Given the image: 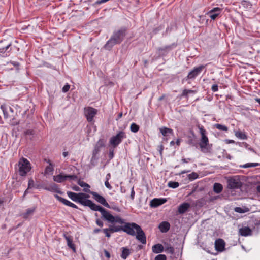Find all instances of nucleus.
Here are the masks:
<instances>
[{
  "mask_svg": "<svg viewBox=\"0 0 260 260\" xmlns=\"http://www.w3.org/2000/svg\"><path fill=\"white\" fill-rule=\"evenodd\" d=\"M228 187L230 189H239L242 185V183L238 176H234L228 180Z\"/></svg>",
  "mask_w": 260,
  "mask_h": 260,
  "instance_id": "1a4fd4ad",
  "label": "nucleus"
},
{
  "mask_svg": "<svg viewBox=\"0 0 260 260\" xmlns=\"http://www.w3.org/2000/svg\"><path fill=\"white\" fill-rule=\"evenodd\" d=\"M198 177H199V175L196 172H192V173L189 174V175H188V178L191 181L198 178Z\"/></svg>",
  "mask_w": 260,
  "mask_h": 260,
  "instance_id": "a18cd8bd",
  "label": "nucleus"
},
{
  "mask_svg": "<svg viewBox=\"0 0 260 260\" xmlns=\"http://www.w3.org/2000/svg\"><path fill=\"white\" fill-rule=\"evenodd\" d=\"M136 238L143 244H146L147 242L146 237L144 232L139 225L136 231Z\"/></svg>",
  "mask_w": 260,
  "mask_h": 260,
  "instance_id": "4468645a",
  "label": "nucleus"
},
{
  "mask_svg": "<svg viewBox=\"0 0 260 260\" xmlns=\"http://www.w3.org/2000/svg\"><path fill=\"white\" fill-rule=\"evenodd\" d=\"M164 249L167 253L173 254L175 252V249L170 244L166 243L165 244Z\"/></svg>",
  "mask_w": 260,
  "mask_h": 260,
  "instance_id": "473e14b6",
  "label": "nucleus"
},
{
  "mask_svg": "<svg viewBox=\"0 0 260 260\" xmlns=\"http://www.w3.org/2000/svg\"><path fill=\"white\" fill-rule=\"evenodd\" d=\"M186 142L188 144L197 148L198 142L196 135L192 131H190V133L187 136Z\"/></svg>",
  "mask_w": 260,
  "mask_h": 260,
  "instance_id": "2eb2a0df",
  "label": "nucleus"
},
{
  "mask_svg": "<svg viewBox=\"0 0 260 260\" xmlns=\"http://www.w3.org/2000/svg\"><path fill=\"white\" fill-rule=\"evenodd\" d=\"M63 236L67 240L68 246L75 252L76 251V248L75 245L73 243L72 237L70 236H68L66 234H64Z\"/></svg>",
  "mask_w": 260,
  "mask_h": 260,
  "instance_id": "393cba45",
  "label": "nucleus"
},
{
  "mask_svg": "<svg viewBox=\"0 0 260 260\" xmlns=\"http://www.w3.org/2000/svg\"><path fill=\"white\" fill-rule=\"evenodd\" d=\"M1 108L3 111L5 119L11 118L13 115L17 114V112H14V109L10 106H7L6 105H2Z\"/></svg>",
  "mask_w": 260,
  "mask_h": 260,
  "instance_id": "f8f14e48",
  "label": "nucleus"
},
{
  "mask_svg": "<svg viewBox=\"0 0 260 260\" xmlns=\"http://www.w3.org/2000/svg\"><path fill=\"white\" fill-rule=\"evenodd\" d=\"M80 197H81V200L82 201H86L87 200H89V199H87L89 198V196L87 194H86L85 193H80Z\"/></svg>",
  "mask_w": 260,
  "mask_h": 260,
  "instance_id": "49530a36",
  "label": "nucleus"
},
{
  "mask_svg": "<svg viewBox=\"0 0 260 260\" xmlns=\"http://www.w3.org/2000/svg\"><path fill=\"white\" fill-rule=\"evenodd\" d=\"M104 253L106 257H107L108 258L110 257V253L107 250H104Z\"/></svg>",
  "mask_w": 260,
  "mask_h": 260,
  "instance_id": "0e129e2a",
  "label": "nucleus"
},
{
  "mask_svg": "<svg viewBox=\"0 0 260 260\" xmlns=\"http://www.w3.org/2000/svg\"><path fill=\"white\" fill-rule=\"evenodd\" d=\"M152 250L154 253H160L164 251V247L161 244H156L152 246Z\"/></svg>",
  "mask_w": 260,
  "mask_h": 260,
  "instance_id": "a878e982",
  "label": "nucleus"
},
{
  "mask_svg": "<svg viewBox=\"0 0 260 260\" xmlns=\"http://www.w3.org/2000/svg\"><path fill=\"white\" fill-rule=\"evenodd\" d=\"M239 234L242 236H250L252 234L251 229L247 226L240 228L239 231Z\"/></svg>",
  "mask_w": 260,
  "mask_h": 260,
  "instance_id": "4be33fe9",
  "label": "nucleus"
},
{
  "mask_svg": "<svg viewBox=\"0 0 260 260\" xmlns=\"http://www.w3.org/2000/svg\"><path fill=\"white\" fill-rule=\"evenodd\" d=\"M179 185V184L177 182L175 181H170L168 183V186L172 188H176L178 187Z\"/></svg>",
  "mask_w": 260,
  "mask_h": 260,
  "instance_id": "c03bdc74",
  "label": "nucleus"
},
{
  "mask_svg": "<svg viewBox=\"0 0 260 260\" xmlns=\"http://www.w3.org/2000/svg\"><path fill=\"white\" fill-rule=\"evenodd\" d=\"M188 92L186 91V89H184L183 90L182 94L180 95V98L185 97L188 98Z\"/></svg>",
  "mask_w": 260,
  "mask_h": 260,
  "instance_id": "6e6d98bb",
  "label": "nucleus"
},
{
  "mask_svg": "<svg viewBox=\"0 0 260 260\" xmlns=\"http://www.w3.org/2000/svg\"><path fill=\"white\" fill-rule=\"evenodd\" d=\"M34 182L32 178H30L28 181V188H31L34 187Z\"/></svg>",
  "mask_w": 260,
  "mask_h": 260,
  "instance_id": "5fc2aeb1",
  "label": "nucleus"
},
{
  "mask_svg": "<svg viewBox=\"0 0 260 260\" xmlns=\"http://www.w3.org/2000/svg\"><path fill=\"white\" fill-rule=\"evenodd\" d=\"M90 209L93 211L100 212L102 214V218L109 222L113 223L114 216L102 206L96 205L93 203Z\"/></svg>",
  "mask_w": 260,
  "mask_h": 260,
  "instance_id": "20e7f679",
  "label": "nucleus"
},
{
  "mask_svg": "<svg viewBox=\"0 0 260 260\" xmlns=\"http://www.w3.org/2000/svg\"><path fill=\"white\" fill-rule=\"evenodd\" d=\"M78 184L81 187H87L88 188L90 187V186L87 183L84 182V181H81L80 180H79L78 181Z\"/></svg>",
  "mask_w": 260,
  "mask_h": 260,
  "instance_id": "09e8293b",
  "label": "nucleus"
},
{
  "mask_svg": "<svg viewBox=\"0 0 260 260\" xmlns=\"http://www.w3.org/2000/svg\"><path fill=\"white\" fill-rule=\"evenodd\" d=\"M73 189L75 191H79L80 190V188L79 187L76 186V185H75L74 186H73L72 187Z\"/></svg>",
  "mask_w": 260,
  "mask_h": 260,
  "instance_id": "338daca9",
  "label": "nucleus"
},
{
  "mask_svg": "<svg viewBox=\"0 0 260 260\" xmlns=\"http://www.w3.org/2000/svg\"><path fill=\"white\" fill-rule=\"evenodd\" d=\"M198 128L200 130V133L201 135V137H203L204 136H207L206 135V130L204 129V127L203 126H200V125H198Z\"/></svg>",
  "mask_w": 260,
  "mask_h": 260,
  "instance_id": "de8ad7c7",
  "label": "nucleus"
},
{
  "mask_svg": "<svg viewBox=\"0 0 260 260\" xmlns=\"http://www.w3.org/2000/svg\"><path fill=\"white\" fill-rule=\"evenodd\" d=\"M45 189L50 191H53L58 193L59 194H62V192L59 190L58 185L55 183H53L49 187H46Z\"/></svg>",
  "mask_w": 260,
  "mask_h": 260,
  "instance_id": "c85d7f7f",
  "label": "nucleus"
},
{
  "mask_svg": "<svg viewBox=\"0 0 260 260\" xmlns=\"http://www.w3.org/2000/svg\"><path fill=\"white\" fill-rule=\"evenodd\" d=\"M135 192L134 191V187L132 188L131 192V198L132 200H134L135 197Z\"/></svg>",
  "mask_w": 260,
  "mask_h": 260,
  "instance_id": "052dcab7",
  "label": "nucleus"
},
{
  "mask_svg": "<svg viewBox=\"0 0 260 260\" xmlns=\"http://www.w3.org/2000/svg\"><path fill=\"white\" fill-rule=\"evenodd\" d=\"M166 202L165 199H157L155 198L150 202V206L152 207H156L162 205Z\"/></svg>",
  "mask_w": 260,
  "mask_h": 260,
  "instance_id": "412c9836",
  "label": "nucleus"
},
{
  "mask_svg": "<svg viewBox=\"0 0 260 260\" xmlns=\"http://www.w3.org/2000/svg\"><path fill=\"white\" fill-rule=\"evenodd\" d=\"M84 115L88 122H93V118L98 113V110L91 107H87L84 108Z\"/></svg>",
  "mask_w": 260,
  "mask_h": 260,
  "instance_id": "9d476101",
  "label": "nucleus"
},
{
  "mask_svg": "<svg viewBox=\"0 0 260 260\" xmlns=\"http://www.w3.org/2000/svg\"><path fill=\"white\" fill-rule=\"evenodd\" d=\"M47 162L49 164V165L46 167L45 170V174L52 173L54 170L53 166L52 164V163L50 160H48L47 161Z\"/></svg>",
  "mask_w": 260,
  "mask_h": 260,
  "instance_id": "f704fd0d",
  "label": "nucleus"
},
{
  "mask_svg": "<svg viewBox=\"0 0 260 260\" xmlns=\"http://www.w3.org/2000/svg\"><path fill=\"white\" fill-rule=\"evenodd\" d=\"M53 180L57 183H62L66 180V175H63L61 174L54 176H53Z\"/></svg>",
  "mask_w": 260,
  "mask_h": 260,
  "instance_id": "cd10ccee",
  "label": "nucleus"
},
{
  "mask_svg": "<svg viewBox=\"0 0 260 260\" xmlns=\"http://www.w3.org/2000/svg\"><path fill=\"white\" fill-rule=\"evenodd\" d=\"M160 132L164 136H167L168 134H172L173 133V131L172 129L167 127H163L160 128Z\"/></svg>",
  "mask_w": 260,
  "mask_h": 260,
  "instance_id": "e433bc0d",
  "label": "nucleus"
},
{
  "mask_svg": "<svg viewBox=\"0 0 260 260\" xmlns=\"http://www.w3.org/2000/svg\"><path fill=\"white\" fill-rule=\"evenodd\" d=\"M121 257L122 258L125 259L130 255L131 252L128 248L126 247L121 248Z\"/></svg>",
  "mask_w": 260,
  "mask_h": 260,
  "instance_id": "c756f323",
  "label": "nucleus"
},
{
  "mask_svg": "<svg viewBox=\"0 0 260 260\" xmlns=\"http://www.w3.org/2000/svg\"><path fill=\"white\" fill-rule=\"evenodd\" d=\"M35 134V132L32 129H27L24 132L25 136L29 139H32L33 135Z\"/></svg>",
  "mask_w": 260,
  "mask_h": 260,
  "instance_id": "ea45409f",
  "label": "nucleus"
},
{
  "mask_svg": "<svg viewBox=\"0 0 260 260\" xmlns=\"http://www.w3.org/2000/svg\"><path fill=\"white\" fill-rule=\"evenodd\" d=\"M54 197L58 200L59 201V202H61L62 203H63V204H64L66 206H70L71 205V204L72 202H71L70 201L63 198L62 197H60L57 194H55L54 195Z\"/></svg>",
  "mask_w": 260,
  "mask_h": 260,
  "instance_id": "2f4dec72",
  "label": "nucleus"
},
{
  "mask_svg": "<svg viewBox=\"0 0 260 260\" xmlns=\"http://www.w3.org/2000/svg\"><path fill=\"white\" fill-rule=\"evenodd\" d=\"M67 194L68 196L73 201L78 203L84 206H87L90 208H91L93 202L91 200H87L86 201H82L81 200L80 193H75L71 191H67Z\"/></svg>",
  "mask_w": 260,
  "mask_h": 260,
  "instance_id": "39448f33",
  "label": "nucleus"
},
{
  "mask_svg": "<svg viewBox=\"0 0 260 260\" xmlns=\"http://www.w3.org/2000/svg\"><path fill=\"white\" fill-rule=\"evenodd\" d=\"M139 225L134 222H125L124 225L115 226V228L112 230L113 231H122L129 235L135 236L136 235V229Z\"/></svg>",
  "mask_w": 260,
  "mask_h": 260,
  "instance_id": "f03ea898",
  "label": "nucleus"
},
{
  "mask_svg": "<svg viewBox=\"0 0 260 260\" xmlns=\"http://www.w3.org/2000/svg\"><path fill=\"white\" fill-rule=\"evenodd\" d=\"M214 127L216 128H217L219 130H220V131H226V132L228 131V127L226 126L222 125L221 124H218V123L215 124L214 125Z\"/></svg>",
  "mask_w": 260,
  "mask_h": 260,
  "instance_id": "79ce46f5",
  "label": "nucleus"
},
{
  "mask_svg": "<svg viewBox=\"0 0 260 260\" xmlns=\"http://www.w3.org/2000/svg\"><path fill=\"white\" fill-rule=\"evenodd\" d=\"M202 152L207 153L210 152L211 148L210 147L209 140L207 136L201 137V141L199 144Z\"/></svg>",
  "mask_w": 260,
  "mask_h": 260,
  "instance_id": "9b49d317",
  "label": "nucleus"
},
{
  "mask_svg": "<svg viewBox=\"0 0 260 260\" xmlns=\"http://www.w3.org/2000/svg\"><path fill=\"white\" fill-rule=\"evenodd\" d=\"M155 260H167V257L164 254H159L155 257Z\"/></svg>",
  "mask_w": 260,
  "mask_h": 260,
  "instance_id": "8fccbe9b",
  "label": "nucleus"
},
{
  "mask_svg": "<svg viewBox=\"0 0 260 260\" xmlns=\"http://www.w3.org/2000/svg\"><path fill=\"white\" fill-rule=\"evenodd\" d=\"M54 197L58 200L59 201V202H61L62 203H63V204H64L66 206H70L71 205V204L72 202H71L70 201L63 198L62 197H60L57 194H55L54 195Z\"/></svg>",
  "mask_w": 260,
  "mask_h": 260,
  "instance_id": "7c9ffc66",
  "label": "nucleus"
},
{
  "mask_svg": "<svg viewBox=\"0 0 260 260\" xmlns=\"http://www.w3.org/2000/svg\"><path fill=\"white\" fill-rule=\"evenodd\" d=\"M125 133L123 131H119L115 136H112L109 140V144L113 148H115L120 144L122 140L126 138Z\"/></svg>",
  "mask_w": 260,
  "mask_h": 260,
  "instance_id": "423d86ee",
  "label": "nucleus"
},
{
  "mask_svg": "<svg viewBox=\"0 0 260 260\" xmlns=\"http://www.w3.org/2000/svg\"><path fill=\"white\" fill-rule=\"evenodd\" d=\"M114 156V149L112 148H110L109 149V158L110 160H111L113 158Z\"/></svg>",
  "mask_w": 260,
  "mask_h": 260,
  "instance_id": "864d4df0",
  "label": "nucleus"
},
{
  "mask_svg": "<svg viewBox=\"0 0 260 260\" xmlns=\"http://www.w3.org/2000/svg\"><path fill=\"white\" fill-rule=\"evenodd\" d=\"M124 219L121 218L118 216H114L113 223H118L121 224H124L125 223Z\"/></svg>",
  "mask_w": 260,
  "mask_h": 260,
  "instance_id": "a19ab883",
  "label": "nucleus"
},
{
  "mask_svg": "<svg viewBox=\"0 0 260 260\" xmlns=\"http://www.w3.org/2000/svg\"><path fill=\"white\" fill-rule=\"evenodd\" d=\"M221 9L219 7H216L211 10L208 14H210V17L212 20H215L218 16L220 14Z\"/></svg>",
  "mask_w": 260,
  "mask_h": 260,
  "instance_id": "aec40b11",
  "label": "nucleus"
},
{
  "mask_svg": "<svg viewBox=\"0 0 260 260\" xmlns=\"http://www.w3.org/2000/svg\"><path fill=\"white\" fill-rule=\"evenodd\" d=\"M96 223L98 225H99L100 227H103V222L100 219H97L96 220Z\"/></svg>",
  "mask_w": 260,
  "mask_h": 260,
  "instance_id": "13d9d810",
  "label": "nucleus"
},
{
  "mask_svg": "<svg viewBox=\"0 0 260 260\" xmlns=\"http://www.w3.org/2000/svg\"><path fill=\"white\" fill-rule=\"evenodd\" d=\"M223 189L222 185L219 183H215L213 186V190L216 193H220Z\"/></svg>",
  "mask_w": 260,
  "mask_h": 260,
  "instance_id": "72a5a7b5",
  "label": "nucleus"
},
{
  "mask_svg": "<svg viewBox=\"0 0 260 260\" xmlns=\"http://www.w3.org/2000/svg\"><path fill=\"white\" fill-rule=\"evenodd\" d=\"M12 50L11 43L7 41H0V56L6 57L9 55Z\"/></svg>",
  "mask_w": 260,
  "mask_h": 260,
  "instance_id": "6e6552de",
  "label": "nucleus"
},
{
  "mask_svg": "<svg viewBox=\"0 0 260 260\" xmlns=\"http://www.w3.org/2000/svg\"><path fill=\"white\" fill-rule=\"evenodd\" d=\"M176 47V44L173 43L171 45L166 46L163 47H160L157 49L159 55L164 56L166 55L170 51Z\"/></svg>",
  "mask_w": 260,
  "mask_h": 260,
  "instance_id": "f3484780",
  "label": "nucleus"
},
{
  "mask_svg": "<svg viewBox=\"0 0 260 260\" xmlns=\"http://www.w3.org/2000/svg\"><path fill=\"white\" fill-rule=\"evenodd\" d=\"M111 178V174L110 173H108L106 176V180L109 181V180Z\"/></svg>",
  "mask_w": 260,
  "mask_h": 260,
  "instance_id": "774afa93",
  "label": "nucleus"
},
{
  "mask_svg": "<svg viewBox=\"0 0 260 260\" xmlns=\"http://www.w3.org/2000/svg\"><path fill=\"white\" fill-rule=\"evenodd\" d=\"M190 207V204L188 203H183L178 207V212L179 214H183L186 212Z\"/></svg>",
  "mask_w": 260,
  "mask_h": 260,
  "instance_id": "5701e85b",
  "label": "nucleus"
},
{
  "mask_svg": "<svg viewBox=\"0 0 260 260\" xmlns=\"http://www.w3.org/2000/svg\"><path fill=\"white\" fill-rule=\"evenodd\" d=\"M139 126L136 124L135 123L131 124L130 126V129L132 132L137 133L139 130Z\"/></svg>",
  "mask_w": 260,
  "mask_h": 260,
  "instance_id": "37998d69",
  "label": "nucleus"
},
{
  "mask_svg": "<svg viewBox=\"0 0 260 260\" xmlns=\"http://www.w3.org/2000/svg\"><path fill=\"white\" fill-rule=\"evenodd\" d=\"M105 186L108 188L109 189H111L112 187L111 186V185L110 184V183H109V181H107V180H106L105 182Z\"/></svg>",
  "mask_w": 260,
  "mask_h": 260,
  "instance_id": "bf43d9fd",
  "label": "nucleus"
},
{
  "mask_svg": "<svg viewBox=\"0 0 260 260\" xmlns=\"http://www.w3.org/2000/svg\"><path fill=\"white\" fill-rule=\"evenodd\" d=\"M170 228V224L167 221L161 222L159 225V229L162 233H166Z\"/></svg>",
  "mask_w": 260,
  "mask_h": 260,
  "instance_id": "b1692460",
  "label": "nucleus"
},
{
  "mask_svg": "<svg viewBox=\"0 0 260 260\" xmlns=\"http://www.w3.org/2000/svg\"><path fill=\"white\" fill-rule=\"evenodd\" d=\"M18 114H16L13 116H12L11 118H9V124L11 126H16L19 124L20 123V119L18 118Z\"/></svg>",
  "mask_w": 260,
  "mask_h": 260,
  "instance_id": "bb28decb",
  "label": "nucleus"
},
{
  "mask_svg": "<svg viewBox=\"0 0 260 260\" xmlns=\"http://www.w3.org/2000/svg\"><path fill=\"white\" fill-rule=\"evenodd\" d=\"M83 191L85 192L90 193L93 198L98 203H100L105 207L110 208L111 207L109 204L107 203L106 199L101 195L99 194L97 192L94 191H91L89 189L84 188Z\"/></svg>",
  "mask_w": 260,
  "mask_h": 260,
  "instance_id": "0eeeda50",
  "label": "nucleus"
},
{
  "mask_svg": "<svg viewBox=\"0 0 260 260\" xmlns=\"http://www.w3.org/2000/svg\"><path fill=\"white\" fill-rule=\"evenodd\" d=\"M66 179H69L70 180H75L78 178V176L76 175H66Z\"/></svg>",
  "mask_w": 260,
  "mask_h": 260,
  "instance_id": "3c124183",
  "label": "nucleus"
},
{
  "mask_svg": "<svg viewBox=\"0 0 260 260\" xmlns=\"http://www.w3.org/2000/svg\"><path fill=\"white\" fill-rule=\"evenodd\" d=\"M115 228V226L110 227L109 228H106L104 229L103 230V232L105 234V235L107 237L109 238L111 236V235L109 233V232H111V233H114V232H118V231H112L114 228Z\"/></svg>",
  "mask_w": 260,
  "mask_h": 260,
  "instance_id": "c9c22d12",
  "label": "nucleus"
},
{
  "mask_svg": "<svg viewBox=\"0 0 260 260\" xmlns=\"http://www.w3.org/2000/svg\"><path fill=\"white\" fill-rule=\"evenodd\" d=\"M211 89L213 92H216L218 90V86L217 84H214L212 85Z\"/></svg>",
  "mask_w": 260,
  "mask_h": 260,
  "instance_id": "4d7b16f0",
  "label": "nucleus"
},
{
  "mask_svg": "<svg viewBox=\"0 0 260 260\" xmlns=\"http://www.w3.org/2000/svg\"><path fill=\"white\" fill-rule=\"evenodd\" d=\"M70 88V85L67 83L62 88V91L64 93L68 92Z\"/></svg>",
  "mask_w": 260,
  "mask_h": 260,
  "instance_id": "603ef678",
  "label": "nucleus"
},
{
  "mask_svg": "<svg viewBox=\"0 0 260 260\" xmlns=\"http://www.w3.org/2000/svg\"><path fill=\"white\" fill-rule=\"evenodd\" d=\"M225 242L222 239H218L215 242V249L220 252H222L225 248Z\"/></svg>",
  "mask_w": 260,
  "mask_h": 260,
  "instance_id": "6ab92c4d",
  "label": "nucleus"
},
{
  "mask_svg": "<svg viewBox=\"0 0 260 260\" xmlns=\"http://www.w3.org/2000/svg\"><path fill=\"white\" fill-rule=\"evenodd\" d=\"M18 165V173L21 176H25L31 169L30 162L24 157L20 159Z\"/></svg>",
  "mask_w": 260,
  "mask_h": 260,
  "instance_id": "7ed1b4c3",
  "label": "nucleus"
},
{
  "mask_svg": "<svg viewBox=\"0 0 260 260\" xmlns=\"http://www.w3.org/2000/svg\"><path fill=\"white\" fill-rule=\"evenodd\" d=\"M127 28L125 27H122L119 29L115 30L110 39L107 41L104 46V48L110 51L115 45L121 44L124 40Z\"/></svg>",
  "mask_w": 260,
  "mask_h": 260,
  "instance_id": "f257e3e1",
  "label": "nucleus"
},
{
  "mask_svg": "<svg viewBox=\"0 0 260 260\" xmlns=\"http://www.w3.org/2000/svg\"><path fill=\"white\" fill-rule=\"evenodd\" d=\"M105 146V141L103 139H100L96 143L92 152V158H95L101 149Z\"/></svg>",
  "mask_w": 260,
  "mask_h": 260,
  "instance_id": "dca6fc26",
  "label": "nucleus"
},
{
  "mask_svg": "<svg viewBox=\"0 0 260 260\" xmlns=\"http://www.w3.org/2000/svg\"><path fill=\"white\" fill-rule=\"evenodd\" d=\"M191 159L189 158H182L181 159V161L183 162V163H187L189 161H191Z\"/></svg>",
  "mask_w": 260,
  "mask_h": 260,
  "instance_id": "e2e57ef3",
  "label": "nucleus"
},
{
  "mask_svg": "<svg viewBox=\"0 0 260 260\" xmlns=\"http://www.w3.org/2000/svg\"><path fill=\"white\" fill-rule=\"evenodd\" d=\"M111 209H113L114 210L117 211V212H120L121 211V210L118 207H116V206H115V207H111Z\"/></svg>",
  "mask_w": 260,
  "mask_h": 260,
  "instance_id": "69168bd1",
  "label": "nucleus"
},
{
  "mask_svg": "<svg viewBox=\"0 0 260 260\" xmlns=\"http://www.w3.org/2000/svg\"><path fill=\"white\" fill-rule=\"evenodd\" d=\"M235 136L237 138H238L240 139H242V140H246L247 138V137L246 135V134H245V133L242 132V131H240L236 132Z\"/></svg>",
  "mask_w": 260,
  "mask_h": 260,
  "instance_id": "4c0bfd02",
  "label": "nucleus"
},
{
  "mask_svg": "<svg viewBox=\"0 0 260 260\" xmlns=\"http://www.w3.org/2000/svg\"><path fill=\"white\" fill-rule=\"evenodd\" d=\"M206 65H200L197 67H195L190 71L186 77L187 79H194L197 76H198L201 72L206 67Z\"/></svg>",
  "mask_w": 260,
  "mask_h": 260,
  "instance_id": "ddd939ff",
  "label": "nucleus"
},
{
  "mask_svg": "<svg viewBox=\"0 0 260 260\" xmlns=\"http://www.w3.org/2000/svg\"><path fill=\"white\" fill-rule=\"evenodd\" d=\"M235 211L240 213L244 212L243 209L241 207H236L235 208Z\"/></svg>",
  "mask_w": 260,
  "mask_h": 260,
  "instance_id": "680f3d73",
  "label": "nucleus"
},
{
  "mask_svg": "<svg viewBox=\"0 0 260 260\" xmlns=\"http://www.w3.org/2000/svg\"><path fill=\"white\" fill-rule=\"evenodd\" d=\"M36 209L37 206H36L28 208L24 213L21 214V216L25 219H29L32 216Z\"/></svg>",
  "mask_w": 260,
  "mask_h": 260,
  "instance_id": "a211bd4d",
  "label": "nucleus"
},
{
  "mask_svg": "<svg viewBox=\"0 0 260 260\" xmlns=\"http://www.w3.org/2000/svg\"><path fill=\"white\" fill-rule=\"evenodd\" d=\"M259 164L258 163L256 162H248L247 164H245L242 166H241V168H250V167H255L258 166Z\"/></svg>",
  "mask_w": 260,
  "mask_h": 260,
  "instance_id": "58836bf2",
  "label": "nucleus"
}]
</instances>
